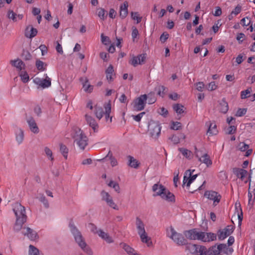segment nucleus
<instances>
[{"instance_id":"1","label":"nucleus","mask_w":255,"mask_h":255,"mask_svg":"<svg viewBox=\"0 0 255 255\" xmlns=\"http://www.w3.org/2000/svg\"><path fill=\"white\" fill-rule=\"evenodd\" d=\"M154 192L153 196H159L161 199L168 202H175V197L173 193L170 192L163 185L159 183L154 184L152 187Z\"/></svg>"},{"instance_id":"2","label":"nucleus","mask_w":255,"mask_h":255,"mask_svg":"<svg viewBox=\"0 0 255 255\" xmlns=\"http://www.w3.org/2000/svg\"><path fill=\"white\" fill-rule=\"evenodd\" d=\"M69 227L72 234L74 237L75 240L79 246L86 254L89 255H92L93 252L91 249L87 246L81 233L77 228L71 223L69 224Z\"/></svg>"},{"instance_id":"3","label":"nucleus","mask_w":255,"mask_h":255,"mask_svg":"<svg viewBox=\"0 0 255 255\" xmlns=\"http://www.w3.org/2000/svg\"><path fill=\"white\" fill-rule=\"evenodd\" d=\"M135 225L141 241L146 244L147 247H150L152 245L151 239L148 236L147 234L145 232L144 224L139 217L136 218Z\"/></svg>"},{"instance_id":"4","label":"nucleus","mask_w":255,"mask_h":255,"mask_svg":"<svg viewBox=\"0 0 255 255\" xmlns=\"http://www.w3.org/2000/svg\"><path fill=\"white\" fill-rule=\"evenodd\" d=\"M166 236L178 245H183L186 243V240L182 235L177 233L171 226L166 229Z\"/></svg>"},{"instance_id":"5","label":"nucleus","mask_w":255,"mask_h":255,"mask_svg":"<svg viewBox=\"0 0 255 255\" xmlns=\"http://www.w3.org/2000/svg\"><path fill=\"white\" fill-rule=\"evenodd\" d=\"M74 142L82 150H84L88 145V138L80 129H77L74 135Z\"/></svg>"},{"instance_id":"6","label":"nucleus","mask_w":255,"mask_h":255,"mask_svg":"<svg viewBox=\"0 0 255 255\" xmlns=\"http://www.w3.org/2000/svg\"><path fill=\"white\" fill-rule=\"evenodd\" d=\"M161 126L158 122L151 121L148 125V132L154 139H157L160 134Z\"/></svg>"},{"instance_id":"7","label":"nucleus","mask_w":255,"mask_h":255,"mask_svg":"<svg viewBox=\"0 0 255 255\" xmlns=\"http://www.w3.org/2000/svg\"><path fill=\"white\" fill-rule=\"evenodd\" d=\"M185 236L189 240H202L203 232L199 231L197 229H193L184 232Z\"/></svg>"},{"instance_id":"8","label":"nucleus","mask_w":255,"mask_h":255,"mask_svg":"<svg viewBox=\"0 0 255 255\" xmlns=\"http://www.w3.org/2000/svg\"><path fill=\"white\" fill-rule=\"evenodd\" d=\"M147 102V95L143 94L135 99L134 101L133 108L136 111H140L144 109Z\"/></svg>"},{"instance_id":"9","label":"nucleus","mask_w":255,"mask_h":255,"mask_svg":"<svg viewBox=\"0 0 255 255\" xmlns=\"http://www.w3.org/2000/svg\"><path fill=\"white\" fill-rule=\"evenodd\" d=\"M101 195L102 200L105 201L108 206L115 210H118L119 209L118 206L114 201L112 196L108 192L102 191Z\"/></svg>"},{"instance_id":"10","label":"nucleus","mask_w":255,"mask_h":255,"mask_svg":"<svg viewBox=\"0 0 255 255\" xmlns=\"http://www.w3.org/2000/svg\"><path fill=\"white\" fill-rule=\"evenodd\" d=\"M13 211L16 216V219L20 218L22 219L24 217L26 220L27 216L25 214V209L24 206L19 203H15L13 206Z\"/></svg>"},{"instance_id":"11","label":"nucleus","mask_w":255,"mask_h":255,"mask_svg":"<svg viewBox=\"0 0 255 255\" xmlns=\"http://www.w3.org/2000/svg\"><path fill=\"white\" fill-rule=\"evenodd\" d=\"M234 227L232 225H228L223 230L218 232V239L220 241L224 240L227 237L229 236L233 232Z\"/></svg>"},{"instance_id":"12","label":"nucleus","mask_w":255,"mask_h":255,"mask_svg":"<svg viewBox=\"0 0 255 255\" xmlns=\"http://www.w3.org/2000/svg\"><path fill=\"white\" fill-rule=\"evenodd\" d=\"M204 196L209 200L213 201V205L216 206L220 201L221 196L217 192L213 191H207L204 193Z\"/></svg>"},{"instance_id":"13","label":"nucleus","mask_w":255,"mask_h":255,"mask_svg":"<svg viewBox=\"0 0 255 255\" xmlns=\"http://www.w3.org/2000/svg\"><path fill=\"white\" fill-rule=\"evenodd\" d=\"M46 78L41 79L40 78H35L33 79V82L38 86L44 89L50 87L51 85V80L47 74H45Z\"/></svg>"},{"instance_id":"14","label":"nucleus","mask_w":255,"mask_h":255,"mask_svg":"<svg viewBox=\"0 0 255 255\" xmlns=\"http://www.w3.org/2000/svg\"><path fill=\"white\" fill-rule=\"evenodd\" d=\"M22 234L31 241H35L38 237L36 232L29 227L23 228Z\"/></svg>"},{"instance_id":"15","label":"nucleus","mask_w":255,"mask_h":255,"mask_svg":"<svg viewBox=\"0 0 255 255\" xmlns=\"http://www.w3.org/2000/svg\"><path fill=\"white\" fill-rule=\"evenodd\" d=\"M26 122L28 124V127L30 131L37 134L39 132V129L37 125V124L33 117H30L26 119Z\"/></svg>"},{"instance_id":"16","label":"nucleus","mask_w":255,"mask_h":255,"mask_svg":"<svg viewBox=\"0 0 255 255\" xmlns=\"http://www.w3.org/2000/svg\"><path fill=\"white\" fill-rule=\"evenodd\" d=\"M85 120L87 124L93 129L94 132H97L99 128V125L95 119L91 116L86 114Z\"/></svg>"},{"instance_id":"17","label":"nucleus","mask_w":255,"mask_h":255,"mask_svg":"<svg viewBox=\"0 0 255 255\" xmlns=\"http://www.w3.org/2000/svg\"><path fill=\"white\" fill-rule=\"evenodd\" d=\"M14 134L17 144H21L24 139V130L21 128L16 127L14 129Z\"/></svg>"},{"instance_id":"18","label":"nucleus","mask_w":255,"mask_h":255,"mask_svg":"<svg viewBox=\"0 0 255 255\" xmlns=\"http://www.w3.org/2000/svg\"><path fill=\"white\" fill-rule=\"evenodd\" d=\"M10 63L12 66H14L16 69L19 72L22 70H24L25 68V64L20 59L17 58L16 59L11 60Z\"/></svg>"},{"instance_id":"19","label":"nucleus","mask_w":255,"mask_h":255,"mask_svg":"<svg viewBox=\"0 0 255 255\" xmlns=\"http://www.w3.org/2000/svg\"><path fill=\"white\" fill-rule=\"evenodd\" d=\"M104 108L105 109V119L107 122L109 121L110 123L112 122V117H110V114L111 113V103L109 101L104 105Z\"/></svg>"},{"instance_id":"20","label":"nucleus","mask_w":255,"mask_h":255,"mask_svg":"<svg viewBox=\"0 0 255 255\" xmlns=\"http://www.w3.org/2000/svg\"><path fill=\"white\" fill-rule=\"evenodd\" d=\"M217 239V235L212 233H205L203 232L202 237V242H210L214 241Z\"/></svg>"},{"instance_id":"21","label":"nucleus","mask_w":255,"mask_h":255,"mask_svg":"<svg viewBox=\"0 0 255 255\" xmlns=\"http://www.w3.org/2000/svg\"><path fill=\"white\" fill-rule=\"evenodd\" d=\"M128 1H125L121 4L120 7V16L122 19L125 18L128 14Z\"/></svg>"},{"instance_id":"22","label":"nucleus","mask_w":255,"mask_h":255,"mask_svg":"<svg viewBox=\"0 0 255 255\" xmlns=\"http://www.w3.org/2000/svg\"><path fill=\"white\" fill-rule=\"evenodd\" d=\"M120 246L128 255H136L138 254L133 248L126 243H121Z\"/></svg>"},{"instance_id":"23","label":"nucleus","mask_w":255,"mask_h":255,"mask_svg":"<svg viewBox=\"0 0 255 255\" xmlns=\"http://www.w3.org/2000/svg\"><path fill=\"white\" fill-rule=\"evenodd\" d=\"M80 81L82 83L84 91L87 93H91L93 90V86L88 83V80L86 77L80 78Z\"/></svg>"},{"instance_id":"24","label":"nucleus","mask_w":255,"mask_h":255,"mask_svg":"<svg viewBox=\"0 0 255 255\" xmlns=\"http://www.w3.org/2000/svg\"><path fill=\"white\" fill-rule=\"evenodd\" d=\"M37 30L36 28L32 27L31 25H28L26 27L25 31V36L29 38L34 37L36 35Z\"/></svg>"},{"instance_id":"25","label":"nucleus","mask_w":255,"mask_h":255,"mask_svg":"<svg viewBox=\"0 0 255 255\" xmlns=\"http://www.w3.org/2000/svg\"><path fill=\"white\" fill-rule=\"evenodd\" d=\"M188 172H189V177H187L186 176H184L183 182L184 184H186L187 186H190V184L196 178L197 175L195 174L192 175V172H191L190 170H187L186 174H187Z\"/></svg>"},{"instance_id":"26","label":"nucleus","mask_w":255,"mask_h":255,"mask_svg":"<svg viewBox=\"0 0 255 255\" xmlns=\"http://www.w3.org/2000/svg\"><path fill=\"white\" fill-rule=\"evenodd\" d=\"M98 235L107 243L110 244L114 242V240L112 237H111L108 233L104 232L101 229H100L98 232Z\"/></svg>"},{"instance_id":"27","label":"nucleus","mask_w":255,"mask_h":255,"mask_svg":"<svg viewBox=\"0 0 255 255\" xmlns=\"http://www.w3.org/2000/svg\"><path fill=\"white\" fill-rule=\"evenodd\" d=\"M221 252H222L226 255H231L234 252V249L232 247H229L225 244H219Z\"/></svg>"},{"instance_id":"28","label":"nucleus","mask_w":255,"mask_h":255,"mask_svg":"<svg viewBox=\"0 0 255 255\" xmlns=\"http://www.w3.org/2000/svg\"><path fill=\"white\" fill-rule=\"evenodd\" d=\"M26 221V220L25 219L24 217L22 219H20V218L16 219V221L13 227L14 230L18 232L21 229L22 230V226Z\"/></svg>"},{"instance_id":"29","label":"nucleus","mask_w":255,"mask_h":255,"mask_svg":"<svg viewBox=\"0 0 255 255\" xmlns=\"http://www.w3.org/2000/svg\"><path fill=\"white\" fill-rule=\"evenodd\" d=\"M233 172L238 178H241L242 180H244L248 173L247 170L241 168H234Z\"/></svg>"},{"instance_id":"30","label":"nucleus","mask_w":255,"mask_h":255,"mask_svg":"<svg viewBox=\"0 0 255 255\" xmlns=\"http://www.w3.org/2000/svg\"><path fill=\"white\" fill-rule=\"evenodd\" d=\"M107 79L109 82H111L114 80V77L115 74H114V68L112 65H109L106 70Z\"/></svg>"},{"instance_id":"31","label":"nucleus","mask_w":255,"mask_h":255,"mask_svg":"<svg viewBox=\"0 0 255 255\" xmlns=\"http://www.w3.org/2000/svg\"><path fill=\"white\" fill-rule=\"evenodd\" d=\"M199 160L206 164L207 167L210 166L212 164V161L207 153H205L202 157H199Z\"/></svg>"},{"instance_id":"32","label":"nucleus","mask_w":255,"mask_h":255,"mask_svg":"<svg viewBox=\"0 0 255 255\" xmlns=\"http://www.w3.org/2000/svg\"><path fill=\"white\" fill-rule=\"evenodd\" d=\"M218 131L217 130V126L214 123H211L209 124V126L207 131V134L209 136L216 135L218 133Z\"/></svg>"},{"instance_id":"33","label":"nucleus","mask_w":255,"mask_h":255,"mask_svg":"<svg viewBox=\"0 0 255 255\" xmlns=\"http://www.w3.org/2000/svg\"><path fill=\"white\" fill-rule=\"evenodd\" d=\"M219 109L222 113L226 114L228 112L229 110L228 104L225 99H223L220 102Z\"/></svg>"},{"instance_id":"34","label":"nucleus","mask_w":255,"mask_h":255,"mask_svg":"<svg viewBox=\"0 0 255 255\" xmlns=\"http://www.w3.org/2000/svg\"><path fill=\"white\" fill-rule=\"evenodd\" d=\"M128 165L129 166L134 168H137L138 167L139 163L133 157L129 155L128 156Z\"/></svg>"},{"instance_id":"35","label":"nucleus","mask_w":255,"mask_h":255,"mask_svg":"<svg viewBox=\"0 0 255 255\" xmlns=\"http://www.w3.org/2000/svg\"><path fill=\"white\" fill-rule=\"evenodd\" d=\"M95 115L97 119L99 120H101L103 115L105 114V112L103 111V109L101 107H99L96 106L95 107V111H94Z\"/></svg>"},{"instance_id":"36","label":"nucleus","mask_w":255,"mask_h":255,"mask_svg":"<svg viewBox=\"0 0 255 255\" xmlns=\"http://www.w3.org/2000/svg\"><path fill=\"white\" fill-rule=\"evenodd\" d=\"M19 76L21 78V80L24 83H27L29 80V77L27 73L25 71L19 72Z\"/></svg>"},{"instance_id":"37","label":"nucleus","mask_w":255,"mask_h":255,"mask_svg":"<svg viewBox=\"0 0 255 255\" xmlns=\"http://www.w3.org/2000/svg\"><path fill=\"white\" fill-rule=\"evenodd\" d=\"M60 151L65 159H66L67 158L68 153L69 152L68 148L67 146L62 143H61L60 144Z\"/></svg>"},{"instance_id":"38","label":"nucleus","mask_w":255,"mask_h":255,"mask_svg":"<svg viewBox=\"0 0 255 255\" xmlns=\"http://www.w3.org/2000/svg\"><path fill=\"white\" fill-rule=\"evenodd\" d=\"M197 253L196 255H207L208 250L206 248L203 246L198 245L197 248Z\"/></svg>"},{"instance_id":"39","label":"nucleus","mask_w":255,"mask_h":255,"mask_svg":"<svg viewBox=\"0 0 255 255\" xmlns=\"http://www.w3.org/2000/svg\"><path fill=\"white\" fill-rule=\"evenodd\" d=\"M198 245L195 244H188L186 246L187 249L188 250L189 252L192 254H196L197 253V248Z\"/></svg>"},{"instance_id":"40","label":"nucleus","mask_w":255,"mask_h":255,"mask_svg":"<svg viewBox=\"0 0 255 255\" xmlns=\"http://www.w3.org/2000/svg\"><path fill=\"white\" fill-rule=\"evenodd\" d=\"M173 110L178 114H181L184 113V107L182 105L177 104L173 106Z\"/></svg>"},{"instance_id":"41","label":"nucleus","mask_w":255,"mask_h":255,"mask_svg":"<svg viewBox=\"0 0 255 255\" xmlns=\"http://www.w3.org/2000/svg\"><path fill=\"white\" fill-rule=\"evenodd\" d=\"M108 186L110 187H112L114 189L115 191H116L118 193L120 192V188L119 184L117 183L116 182H115L114 181H111L108 183Z\"/></svg>"},{"instance_id":"42","label":"nucleus","mask_w":255,"mask_h":255,"mask_svg":"<svg viewBox=\"0 0 255 255\" xmlns=\"http://www.w3.org/2000/svg\"><path fill=\"white\" fill-rule=\"evenodd\" d=\"M156 100L154 93H150L147 95V101L148 104L150 105L154 103Z\"/></svg>"},{"instance_id":"43","label":"nucleus","mask_w":255,"mask_h":255,"mask_svg":"<svg viewBox=\"0 0 255 255\" xmlns=\"http://www.w3.org/2000/svg\"><path fill=\"white\" fill-rule=\"evenodd\" d=\"M35 65L38 70L43 71L45 70V68L44 67L45 63L43 61L40 60H37ZM46 65H45V66Z\"/></svg>"},{"instance_id":"44","label":"nucleus","mask_w":255,"mask_h":255,"mask_svg":"<svg viewBox=\"0 0 255 255\" xmlns=\"http://www.w3.org/2000/svg\"><path fill=\"white\" fill-rule=\"evenodd\" d=\"M29 255H39V250L32 245L29 247Z\"/></svg>"},{"instance_id":"45","label":"nucleus","mask_w":255,"mask_h":255,"mask_svg":"<svg viewBox=\"0 0 255 255\" xmlns=\"http://www.w3.org/2000/svg\"><path fill=\"white\" fill-rule=\"evenodd\" d=\"M179 150L184 157L187 158H190L191 155V152L190 150L184 148H179Z\"/></svg>"},{"instance_id":"46","label":"nucleus","mask_w":255,"mask_h":255,"mask_svg":"<svg viewBox=\"0 0 255 255\" xmlns=\"http://www.w3.org/2000/svg\"><path fill=\"white\" fill-rule=\"evenodd\" d=\"M131 17L133 20H136L137 23H139L141 21L142 17L139 16L137 12H131Z\"/></svg>"},{"instance_id":"47","label":"nucleus","mask_w":255,"mask_h":255,"mask_svg":"<svg viewBox=\"0 0 255 255\" xmlns=\"http://www.w3.org/2000/svg\"><path fill=\"white\" fill-rule=\"evenodd\" d=\"M181 127V124L178 122H172L170 127L171 129L173 130H178Z\"/></svg>"},{"instance_id":"48","label":"nucleus","mask_w":255,"mask_h":255,"mask_svg":"<svg viewBox=\"0 0 255 255\" xmlns=\"http://www.w3.org/2000/svg\"><path fill=\"white\" fill-rule=\"evenodd\" d=\"M16 14L12 10H9L7 13V16L8 18L12 19L13 21H17V18L16 17Z\"/></svg>"},{"instance_id":"49","label":"nucleus","mask_w":255,"mask_h":255,"mask_svg":"<svg viewBox=\"0 0 255 255\" xmlns=\"http://www.w3.org/2000/svg\"><path fill=\"white\" fill-rule=\"evenodd\" d=\"M247 110L246 108H243V109H239L236 114L235 116L237 117H241L245 115L247 113Z\"/></svg>"},{"instance_id":"50","label":"nucleus","mask_w":255,"mask_h":255,"mask_svg":"<svg viewBox=\"0 0 255 255\" xmlns=\"http://www.w3.org/2000/svg\"><path fill=\"white\" fill-rule=\"evenodd\" d=\"M105 13V10L103 8H101L99 9V11H98V15L100 19H101L102 20H104L107 16Z\"/></svg>"},{"instance_id":"51","label":"nucleus","mask_w":255,"mask_h":255,"mask_svg":"<svg viewBox=\"0 0 255 255\" xmlns=\"http://www.w3.org/2000/svg\"><path fill=\"white\" fill-rule=\"evenodd\" d=\"M251 20L248 17H244L241 19V23L244 26H249L251 23Z\"/></svg>"},{"instance_id":"52","label":"nucleus","mask_w":255,"mask_h":255,"mask_svg":"<svg viewBox=\"0 0 255 255\" xmlns=\"http://www.w3.org/2000/svg\"><path fill=\"white\" fill-rule=\"evenodd\" d=\"M44 151L48 158L51 160H53V157L51 150L48 147H45L44 148Z\"/></svg>"},{"instance_id":"53","label":"nucleus","mask_w":255,"mask_h":255,"mask_svg":"<svg viewBox=\"0 0 255 255\" xmlns=\"http://www.w3.org/2000/svg\"><path fill=\"white\" fill-rule=\"evenodd\" d=\"M144 115H145V112H141L137 115H132V117L134 121L138 122L140 121Z\"/></svg>"},{"instance_id":"54","label":"nucleus","mask_w":255,"mask_h":255,"mask_svg":"<svg viewBox=\"0 0 255 255\" xmlns=\"http://www.w3.org/2000/svg\"><path fill=\"white\" fill-rule=\"evenodd\" d=\"M217 88V85L216 84L215 82H210L207 87V89L209 91H212L216 90Z\"/></svg>"},{"instance_id":"55","label":"nucleus","mask_w":255,"mask_h":255,"mask_svg":"<svg viewBox=\"0 0 255 255\" xmlns=\"http://www.w3.org/2000/svg\"><path fill=\"white\" fill-rule=\"evenodd\" d=\"M39 200L43 204L45 207L48 208L49 207L48 202L44 196L42 195L41 197H40Z\"/></svg>"},{"instance_id":"56","label":"nucleus","mask_w":255,"mask_h":255,"mask_svg":"<svg viewBox=\"0 0 255 255\" xmlns=\"http://www.w3.org/2000/svg\"><path fill=\"white\" fill-rule=\"evenodd\" d=\"M165 87L163 86H160L158 87L157 90V94L158 95L161 97H163L164 95V91L165 90Z\"/></svg>"},{"instance_id":"57","label":"nucleus","mask_w":255,"mask_h":255,"mask_svg":"<svg viewBox=\"0 0 255 255\" xmlns=\"http://www.w3.org/2000/svg\"><path fill=\"white\" fill-rule=\"evenodd\" d=\"M89 228L91 230V232L95 234H97L100 229H98L97 227L93 224H89Z\"/></svg>"},{"instance_id":"58","label":"nucleus","mask_w":255,"mask_h":255,"mask_svg":"<svg viewBox=\"0 0 255 255\" xmlns=\"http://www.w3.org/2000/svg\"><path fill=\"white\" fill-rule=\"evenodd\" d=\"M239 147L240 150L242 151H245L249 148V145L246 144L244 142L240 143Z\"/></svg>"},{"instance_id":"59","label":"nucleus","mask_w":255,"mask_h":255,"mask_svg":"<svg viewBox=\"0 0 255 255\" xmlns=\"http://www.w3.org/2000/svg\"><path fill=\"white\" fill-rule=\"evenodd\" d=\"M102 42L105 45H108L110 43V38L106 36H104L103 34L101 35Z\"/></svg>"},{"instance_id":"60","label":"nucleus","mask_w":255,"mask_h":255,"mask_svg":"<svg viewBox=\"0 0 255 255\" xmlns=\"http://www.w3.org/2000/svg\"><path fill=\"white\" fill-rule=\"evenodd\" d=\"M251 93L249 89L242 91L241 93V98L242 99H244L248 97V95Z\"/></svg>"},{"instance_id":"61","label":"nucleus","mask_w":255,"mask_h":255,"mask_svg":"<svg viewBox=\"0 0 255 255\" xmlns=\"http://www.w3.org/2000/svg\"><path fill=\"white\" fill-rule=\"evenodd\" d=\"M237 128L234 126H230L227 130V133L229 134H232L234 133L236 131Z\"/></svg>"},{"instance_id":"62","label":"nucleus","mask_w":255,"mask_h":255,"mask_svg":"<svg viewBox=\"0 0 255 255\" xmlns=\"http://www.w3.org/2000/svg\"><path fill=\"white\" fill-rule=\"evenodd\" d=\"M158 113L164 117H166L168 115V111L164 108H160Z\"/></svg>"},{"instance_id":"63","label":"nucleus","mask_w":255,"mask_h":255,"mask_svg":"<svg viewBox=\"0 0 255 255\" xmlns=\"http://www.w3.org/2000/svg\"><path fill=\"white\" fill-rule=\"evenodd\" d=\"M129 62L132 65H133L134 67L136 66L138 64H139L138 58L137 57V56H133Z\"/></svg>"},{"instance_id":"64","label":"nucleus","mask_w":255,"mask_h":255,"mask_svg":"<svg viewBox=\"0 0 255 255\" xmlns=\"http://www.w3.org/2000/svg\"><path fill=\"white\" fill-rule=\"evenodd\" d=\"M241 9H242L241 6L238 5L232 11L231 14H234L235 15H237L241 12Z\"/></svg>"}]
</instances>
